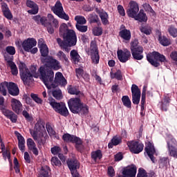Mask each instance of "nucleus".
Here are the masks:
<instances>
[{
	"mask_svg": "<svg viewBox=\"0 0 177 177\" xmlns=\"http://www.w3.org/2000/svg\"><path fill=\"white\" fill-rule=\"evenodd\" d=\"M131 93L132 102L133 104H139L140 102V96L142 93L140 88H139L136 84H133L131 86Z\"/></svg>",
	"mask_w": 177,
	"mask_h": 177,
	"instance_id": "obj_13",
	"label": "nucleus"
},
{
	"mask_svg": "<svg viewBox=\"0 0 177 177\" xmlns=\"http://www.w3.org/2000/svg\"><path fill=\"white\" fill-rule=\"evenodd\" d=\"M15 135L18 139V146L19 150L22 151V153H24L26 151V140H24V137L21 136L19 131H15Z\"/></svg>",
	"mask_w": 177,
	"mask_h": 177,
	"instance_id": "obj_20",
	"label": "nucleus"
},
{
	"mask_svg": "<svg viewBox=\"0 0 177 177\" xmlns=\"http://www.w3.org/2000/svg\"><path fill=\"white\" fill-rule=\"evenodd\" d=\"M75 72L77 78L82 77V75H84V70L81 68H76Z\"/></svg>",
	"mask_w": 177,
	"mask_h": 177,
	"instance_id": "obj_62",
	"label": "nucleus"
},
{
	"mask_svg": "<svg viewBox=\"0 0 177 177\" xmlns=\"http://www.w3.org/2000/svg\"><path fill=\"white\" fill-rule=\"evenodd\" d=\"M59 34L63 35L64 40L67 42L69 46L77 45V35L73 30H68V26L66 24H62L59 27Z\"/></svg>",
	"mask_w": 177,
	"mask_h": 177,
	"instance_id": "obj_3",
	"label": "nucleus"
},
{
	"mask_svg": "<svg viewBox=\"0 0 177 177\" xmlns=\"http://www.w3.org/2000/svg\"><path fill=\"white\" fill-rule=\"evenodd\" d=\"M75 21H77V24H86V19H85V17L82 16H76L75 17Z\"/></svg>",
	"mask_w": 177,
	"mask_h": 177,
	"instance_id": "obj_49",
	"label": "nucleus"
},
{
	"mask_svg": "<svg viewBox=\"0 0 177 177\" xmlns=\"http://www.w3.org/2000/svg\"><path fill=\"white\" fill-rule=\"evenodd\" d=\"M111 78L112 80H118V81H122V73H121V71L118 70L115 73L111 72Z\"/></svg>",
	"mask_w": 177,
	"mask_h": 177,
	"instance_id": "obj_38",
	"label": "nucleus"
},
{
	"mask_svg": "<svg viewBox=\"0 0 177 177\" xmlns=\"http://www.w3.org/2000/svg\"><path fill=\"white\" fill-rule=\"evenodd\" d=\"M27 146L28 149L30 150V151H32L35 156H38V149L37 148V145L32 139L28 138L27 140Z\"/></svg>",
	"mask_w": 177,
	"mask_h": 177,
	"instance_id": "obj_24",
	"label": "nucleus"
},
{
	"mask_svg": "<svg viewBox=\"0 0 177 177\" xmlns=\"http://www.w3.org/2000/svg\"><path fill=\"white\" fill-rule=\"evenodd\" d=\"M99 16L101 19V21L104 26H107V24H109V14L104 11H100L99 12Z\"/></svg>",
	"mask_w": 177,
	"mask_h": 177,
	"instance_id": "obj_33",
	"label": "nucleus"
},
{
	"mask_svg": "<svg viewBox=\"0 0 177 177\" xmlns=\"http://www.w3.org/2000/svg\"><path fill=\"white\" fill-rule=\"evenodd\" d=\"M145 151L148 154L149 158H151L152 162H154V154H156V149H154V145L151 142H148L145 147Z\"/></svg>",
	"mask_w": 177,
	"mask_h": 177,
	"instance_id": "obj_21",
	"label": "nucleus"
},
{
	"mask_svg": "<svg viewBox=\"0 0 177 177\" xmlns=\"http://www.w3.org/2000/svg\"><path fill=\"white\" fill-rule=\"evenodd\" d=\"M169 156L177 158V142L175 138H171L167 142Z\"/></svg>",
	"mask_w": 177,
	"mask_h": 177,
	"instance_id": "obj_11",
	"label": "nucleus"
},
{
	"mask_svg": "<svg viewBox=\"0 0 177 177\" xmlns=\"http://www.w3.org/2000/svg\"><path fill=\"white\" fill-rule=\"evenodd\" d=\"M67 164L71 174H74V172H77V168H80V162H78V160H68Z\"/></svg>",
	"mask_w": 177,
	"mask_h": 177,
	"instance_id": "obj_22",
	"label": "nucleus"
},
{
	"mask_svg": "<svg viewBox=\"0 0 177 177\" xmlns=\"http://www.w3.org/2000/svg\"><path fill=\"white\" fill-rule=\"evenodd\" d=\"M8 91L10 95H12V96H17L19 93V87H17V85L13 82L8 83Z\"/></svg>",
	"mask_w": 177,
	"mask_h": 177,
	"instance_id": "obj_23",
	"label": "nucleus"
},
{
	"mask_svg": "<svg viewBox=\"0 0 177 177\" xmlns=\"http://www.w3.org/2000/svg\"><path fill=\"white\" fill-rule=\"evenodd\" d=\"M32 99L36 102V103H38L39 104H42V100H41V98L38 97V95H37L36 94H31L30 95Z\"/></svg>",
	"mask_w": 177,
	"mask_h": 177,
	"instance_id": "obj_58",
	"label": "nucleus"
},
{
	"mask_svg": "<svg viewBox=\"0 0 177 177\" xmlns=\"http://www.w3.org/2000/svg\"><path fill=\"white\" fill-rule=\"evenodd\" d=\"M57 56L60 59V60H62V62H68V58L67 57L66 54L63 53V51H59L57 53Z\"/></svg>",
	"mask_w": 177,
	"mask_h": 177,
	"instance_id": "obj_52",
	"label": "nucleus"
},
{
	"mask_svg": "<svg viewBox=\"0 0 177 177\" xmlns=\"http://www.w3.org/2000/svg\"><path fill=\"white\" fill-rule=\"evenodd\" d=\"M118 12L120 15V16H125V10L124 9V7L122 6H118Z\"/></svg>",
	"mask_w": 177,
	"mask_h": 177,
	"instance_id": "obj_61",
	"label": "nucleus"
},
{
	"mask_svg": "<svg viewBox=\"0 0 177 177\" xmlns=\"http://www.w3.org/2000/svg\"><path fill=\"white\" fill-rule=\"evenodd\" d=\"M158 41L161 45L163 46H169L171 45V39H168L165 36H162L161 35H159Z\"/></svg>",
	"mask_w": 177,
	"mask_h": 177,
	"instance_id": "obj_35",
	"label": "nucleus"
},
{
	"mask_svg": "<svg viewBox=\"0 0 177 177\" xmlns=\"http://www.w3.org/2000/svg\"><path fill=\"white\" fill-rule=\"evenodd\" d=\"M26 6L28 8H33L32 10H29L28 12L31 15H37L38 13V6L34 1H27Z\"/></svg>",
	"mask_w": 177,
	"mask_h": 177,
	"instance_id": "obj_31",
	"label": "nucleus"
},
{
	"mask_svg": "<svg viewBox=\"0 0 177 177\" xmlns=\"http://www.w3.org/2000/svg\"><path fill=\"white\" fill-rule=\"evenodd\" d=\"M131 55L135 60H142L143 59V47H139L138 50L131 51Z\"/></svg>",
	"mask_w": 177,
	"mask_h": 177,
	"instance_id": "obj_26",
	"label": "nucleus"
},
{
	"mask_svg": "<svg viewBox=\"0 0 177 177\" xmlns=\"http://www.w3.org/2000/svg\"><path fill=\"white\" fill-rule=\"evenodd\" d=\"M47 19L52 23V26H53L55 28H57L59 27V21L55 19V17H53L52 14H48L47 15Z\"/></svg>",
	"mask_w": 177,
	"mask_h": 177,
	"instance_id": "obj_39",
	"label": "nucleus"
},
{
	"mask_svg": "<svg viewBox=\"0 0 177 177\" xmlns=\"http://www.w3.org/2000/svg\"><path fill=\"white\" fill-rule=\"evenodd\" d=\"M122 175L118 177H135L136 176V167L135 165L128 166L124 168L122 172Z\"/></svg>",
	"mask_w": 177,
	"mask_h": 177,
	"instance_id": "obj_17",
	"label": "nucleus"
},
{
	"mask_svg": "<svg viewBox=\"0 0 177 177\" xmlns=\"http://www.w3.org/2000/svg\"><path fill=\"white\" fill-rule=\"evenodd\" d=\"M122 102L125 107H127V109H131V104H132V102H131V99H129L128 95H124L122 97Z\"/></svg>",
	"mask_w": 177,
	"mask_h": 177,
	"instance_id": "obj_41",
	"label": "nucleus"
},
{
	"mask_svg": "<svg viewBox=\"0 0 177 177\" xmlns=\"http://www.w3.org/2000/svg\"><path fill=\"white\" fill-rule=\"evenodd\" d=\"M170 57L172 59L174 62H177V51H173L170 54Z\"/></svg>",
	"mask_w": 177,
	"mask_h": 177,
	"instance_id": "obj_64",
	"label": "nucleus"
},
{
	"mask_svg": "<svg viewBox=\"0 0 177 177\" xmlns=\"http://www.w3.org/2000/svg\"><path fill=\"white\" fill-rule=\"evenodd\" d=\"M127 146L130 151L134 154H139V153L143 151V147H145L143 144L138 141H129L127 142Z\"/></svg>",
	"mask_w": 177,
	"mask_h": 177,
	"instance_id": "obj_10",
	"label": "nucleus"
},
{
	"mask_svg": "<svg viewBox=\"0 0 177 177\" xmlns=\"http://www.w3.org/2000/svg\"><path fill=\"white\" fill-rule=\"evenodd\" d=\"M70 55H71V59L72 62L73 63H75V64H77V63L80 62L81 57L78 54V51H77L76 50H72L71 51Z\"/></svg>",
	"mask_w": 177,
	"mask_h": 177,
	"instance_id": "obj_32",
	"label": "nucleus"
},
{
	"mask_svg": "<svg viewBox=\"0 0 177 177\" xmlns=\"http://www.w3.org/2000/svg\"><path fill=\"white\" fill-rule=\"evenodd\" d=\"M93 34L95 37H99L103 34V29L99 26L95 27L93 29Z\"/></svg>",
	"mask_w": 177,
	"mask_h": 177,
	"instance_id": "obj_47",
	"label": "nucleus"
},
{
	"mask_svg": "<svg viewBox=\"0 0 177 177\" xmlns=\"http://www.w3.org/2000/svg\"><path fill=\"white\" fill-rule=\"evenodd\" d=\"M52 165H55V167H60L62 165V162L57 157H53L51 158Z\"/></svg>",
	"mask_w": 177,
	"mask_h": 177,
	"instance_id": "obj_53",
	"label": "nucleus"
},
{
	"mask_svg": "<svg viewBox=\"0 0 177 177\" xmlns=\"http://www.w3.org/2000/svg\"><path fill=\"white\" fill-rule=\"evenodd\" d=\"M147 87L145 86L142 89V99H141V111L145 110V103H146V89Z\"/></svg>",
	"mask_w": 177,
	"mask_h": 177,
	"instance_id": "obj_40",
	"label": "nucleus"
},
{
	"mask_svg": "<svg viewBox=\"0 0 177 177\" xmlns=\"http://www.w3.org/2000/svg\"><path fill=\"white\" fill-rule=\"evenodd\" d=\"M68 92L70 95H80V93H81V91H80L77 87L73 86H69L68 87Z\"/></svg>",
	"mask_w": 177,
	"mask_h": 177,
	"instance_id": "obj_44",
	"label": "nucleus"
},
{
	"mask_svg": "<svg viewBox=\"0 0 177 177\" xmlns=\"http://www.w3.org/2000/svg\"><path fill=\"white\" fill-rule=\"evenodd\" d=\"M6 60L7 62V66L10 68L12 75H17V74H19V70L17 69L16 64H15V62H13L12 59H8V58H6Z\"/></svg>",
	"mask_w": 177,
	"mask_h": 177,
	"instance_id": "obj_27",
	"label": "nucleus"
},
{
	"mask_svg": "<svg viewBox=\"0 0 177 177\" xmlns=\"http://www.w3.org/2000/svg\"><path fill=\"white\" fill-rule=\"evenodd\" d=\"M140 31L141 32L146 34V35H150V34H151V27L149 26H145L140 28Z\"/></svg>",
	"mask_w": 177,
	"mask_h": 177,
	"instance_id": "obj_48",
	"label": "nucleus"
},
{
	"mask_svg": "<svg viewBox=\"0 0 177 177\" xmlns=\"http://www.w3.org/2000/svg\"><path fill=\"white\" fill-rule=\"evenodd\" d=\"M61 151H62V149H60V147H54L51 148V153L54 156H56V154H59V153H60Z\"/></svg>",
	"mask_w": 177,
	"mask_h": 177,
	"instance_id": "obj_59",
	"label": "nucleus"
},
{
	"mask_svg": "<svg viewBox=\"0 0 177 177\" xmlns=\"http://www.w3.org/2000/svg\"><path fill=\"white\" fill-rule=\"evenodd\" d=\"M53 96L57 100H60L61 99H63V94L62 93V90L60 89H56L53 91Z\"/></svg>",
	"mask_w": 177,
	"mask_h": 177,
	"instance_id": "obj_43",
	"label": "nucleus"
},
{
	"mask_svg": "<svg viewBox=\"0 0 177 177\" xmlns=\"http://www.w3.org/2000/svg\"><path fill=\"white\" fill-rule=\"evenodd\" d=\"M14 169L15 170L16 174H19L20 172V165H19V160H17V158H14Z\"/></svg>",
	"mask_w": 177,
	"mask_h": 177,
	"instance_id": "obj_54",
	"label": "nucleus"
},
{
	"mask_svg": "<svg viewBox=\"0 0 177 177\" xmlns=\"http://www.w3.org/2000/svg\"><path fill=\"white\" fill-rule=\"evenodd\" d=\"M119 36L122 39L129 41L131 38V30L128 29H122L120 31Z\"/></svg>",
	"mask_w": 177,
	"mask_h": 177,
	"instance_id": "obj_25",
	"label": "nucleus"
},
{
	"mask_svg": "<svg viewBox=\"0 0 177 177\" xmlns=\"http://www.w3.org/2000/svg\"><path fill=\"white\" fill-rule=\"evenodd\" d=\"M122 142V138L120 136H114L111 142L108 144L109 149H113V146H118Z\"/></svg>",
	"mask_w": 177,
	"mask_h": 177,
	"instance_id": "obj_29",
	"label": "nucleus"
},
{
	"mask_svg": "<svg viewBox=\"0 0 177 177\" xmlns=\"http://www.w3.org/2000/svg\"><path fill=\"white\" fill-rule=\"evenodd\" d=\"M138 48H142V46H139V42L138 40H133L131 42V52H133L134 50H138Z\"/></svg>",
	"mask_w": 177,
	"mask_h": 177,
	"instance_id": "obj_45",
	"label": "nucleus"
},
{
	"mask_svg": "<svg viewBox=\"0 0 177 177\" xmlns=\"http://www.w3.org/2000/svg\"><path fill=\"white\" fill-rule=\"evenodd\" d=\"M48 103L56 113H58V114H60V115H63L64 117H68V109H67L66 104L63 102H57L56 100L52 97L48 98Z\"/></svg>",
	"mask_w": 177,
	"mask_h": 177,
	"instance_id": "obj_5",
	"label": "nucleus"
},
{
	"mask_svg": "<svg viewBox=\"0 0 177 177\" xmlns=\"http://www.w3.org/2000/svg\"><path fill=\"white\" fill-rule=\"evenodd\" d=\"M6 50L8 55L13 56V55L16 54V49L13 46H7Z\"/></svg>",
	"mask_w": 177,
	"mask_h": 177,
	"instance_id": "obj_56",
	"label": "nucleus"
},
{
	"mask_svg": "<svg viewBox=\"0 0 177 177\" xmlns=\"http://www.w3.org/2000/svg\"><path fill=\"white\" fill-rule=\"evenodd\" d=\"M68 107L72 113L77 114L81 112V107H82V102L80 98L73 97L68 102Z\"/></svg>",
	"mask_w": 177,
	"mask_h": 177,
	"instance_id": "obj_9",
	"label": "nucleus"
},
{
	"mask_svg": "<svg viewBox=\"0 0 177 177\" xmlns=\"http://www.w3.org/2000/svg\"><path fill=\"white\" fill-rule=\"evenodd\" d=\"M117 55L118 59L121 63H127L128 60H131V51L127 48L118 50Z\"/></svg>",
	"mask_w": 177,
	"mask_h": 177,
	"instance_id": "obj_12",
	"label": "nucleus"
},
{
	"mask_svg": "<svg viewBox=\"0 0 177 177\" xmlns=\"http://www.w3.org/2000/svg\"><path fill=\"white\" fill-rule=\"evenodd\" d=\"M50 173V169H49V167L44 166L42 167L39 177H50V175L49 174Z\"/></svg>",
	"mask_w": 177,
	"mask_h": 177,
	"instance_id": "obj_34",
	"label": "nucleus"
},
{
	"mask_svg": "<svg viewBox=\"0 0 177 177\" xmlns=\"http://www.w3.org/2000/svg\"><path fill=\"white\" fill-rule=\"evenodd\" d=\"M33 20L37 23V24H39L41 23V24H45L46 23V17H41L39 15H37L33 17Z\"/></svg>",
	"mask_w": 177,
	"mask_h": 177,
	"instance_id": "obj_46",
	"label": "nucleus"
},
{
	"mask_svg": "<svg viewBox=\"0 0 177 177\" xmlns=\"http://www.w3.org/2000/svg\"><path fill=\"white\" fill-rule=\"evenodd\" d=\"M35 129L36 131L30 133L34 140H38V142H41L44 145L48 139V134L45 131V122L42 120H39L35 124Z\"/></svg>",
	"mask_w": 177,
	"mask_h": 177,
	"instance_id": "obj_2",
	"label": "nucleus"
},
{
	"mask_svg": "<svg viewBox=\"0 0 177 177\" xmlns=\"http://www.w3.org/2000/svg\"><path fill=\"white\" fill-rule=\"evenodd\" d=\"M42 63H46L44 66L40 67L39 71L40 73V80L44 82L48 89H52V88H56L57 85H62V86H66L67 85V80L63 76V74L60 72H57L55 74L52 71L59 70L60 68V64L59 61L53 59V57H48L46 59H41ZM55 78L53 83V80Z\"/></svg>",
	"mask_w": 177,
	"mask_h": 177,
	"instance_id": "obj_1",
	"label": "nucleus"
},
{
	"mask_svg": "<svg viewBox=\"0 0 177 177\" xmlns=\"http://www.w3.org/2000/svg\"><path fill=\"white\" fill-rule=\"evenodd\" d=\"M21 46L25 52H30L32 48L37 46V40L34 38H28L23 41Z\"/></svg>",
	"mask_w": 177,
	"mask_h": 177,
	"instance_id": "obj_15",
	"label": "nucleus"
},
{
	"mask_svg": "<svg viewBox=\"0 0 177 177\" xmlns=\"http://www.w3.org/2000/svg\"><path fill=\"white\" fill-rule=\"evenodd\" d=\"M129 17L135 19L136 16L139 13V4L136 1H131L129 2V8L127 10Z\"/></svg>",
	"mask_w": 177,
	"mask_h": 177,
	"instance_id": "obj_14",
	"label": "nucleus"
},
{
	"mask_svg": "<svg viewBox=\"0 0 177 177\" xmlns=\"http://www.w3.org/2000/svg\"><path fill=\"white\" fill-rule=\"evenodd\" d=\"M137 177H147V173L146 172V171H145V169H140L138 170Z\"/></svg>",
	"mask_w": 177,
	"mask_h": 177,
	"instance_id": "obj_60",
	"label": "nucleus"
},
{
	"mask_svg": "<svg viewBox=\"0 0 177 177\" xmlns=\"http://www.w3.org/2000/svg\"><path fill=\"white\" fill-rule=\"evenodd\" d=\"M19 67L21 80H22L24 84L25 85H28L30 82H32L34 81L32 74L30 73V71L27 68L26 64L21 62L19 63Z\"/></svg>",
	"mask_w": 177,
	"mask_h": 177,
	"instance_id": "obj_6",
	"label": "nucleus"
},
{
	"mask_svg": "<svg viewBox=\"0 0 177 177\" xmlns=\"http://www.w3.org/2000/svg\"><path fill=\"white\" fill-rule=\"evenodd\" d=\"M8 82H3L0 84V93L3 96H6V93H8Z\"/></svg>",
	"mask_w": 177,
	"mask_h": 177,
	"instance_id": "obj_36",
	"label": "nucleus"
},
{
	"mask_svg": "<svg viewBox=\"0 0 177 177\" xmlns=\"http://www.w3.org/2000/svg\"><path fill=\"white\" fill-rule=\"evenodd\" d=\"M148 62L153 66V67H159L160 63H167V58L164 55L160 54L157 51H153L147 55Z\"/></svg>",
	"mask_w": 177,
	"mask_h": 177,
	"instance_id": "obj_4",
	"label": "nucleus"
},
{
	"mask_svg": "<svg viewBox=\"0 0 177 177\" xmlns=\"http://www.w3.org/2000/svg\"><path fill=\"white\" fill-rule=\"evenodd\" d=\"M0 110L2 111L3 115H5L6 117H8V118L13 113V111H10L9 109H6V108H5V106H3V107L1 106Z\"/></svg>",
	"mask_w": 177,
	"mask_h": 177,
	"instance_id": "obj_50",
	"label": "nucleus"
},
{
	"mask_svg": "<svg viewBox=\"0 0 177 177\" xmlns=\"http://www.w3.org/2000/svg\"><path fill=\"white\" fill-rule=\"evenodd\" d=\"M51 10L60 19H64V20H66V21L70 20V17H68V15H67L64 12V10L63 9V4H62L60 1H57L55 6L51 7Z\"/></svg>",
	"mask_w": 177,
	"mask_h": 177,
	"instance_id": "obj_7",
	"label": "nucleus"
},
{
	"mask_svg": "<svg viewBox=\"0 0 177 177\" xmlns=\"http://www.w3.org/2000/svg\"><path fill=\"white\" fill-rule=\"evenodd\" d=\"M108 175L111 177H113L115 175V171H114V168L110 166L108 167Z\"/></svg>",
	"mask_w": 177,
	"mask_h": 177,
	"instance_id": "obj_63",
	"label": "nucleus"
},
{
	"mask_svg": "<svg viewBox=\"0 0 177 177\" xmlns=\"http://www.w3.org/2000/svg\"><path fill=\"white\" fill-rule=\"evenodd\" d=\"M168 32H169V34L171 37H174V38H176V37H177V29L175 27L170 26L168 28Z\"/></svg>",
	"mask_w": 177,
	"mask_h": 177,
	"instance_id": "obj_51",
	"label": "nucleus"
},
{
	"mask_svg": "<svg viewBox=\"0 0 177 177\" xmlns=\"http://www.w3.org/2000/svg\"><path fill=\"white\" fill-rule=\"evenodd\" d=\"M38 45H39V48L40 49V53L42 57H46V58H41V60H42V59H44V60H46V59L49 57H48V55H49V48H48V46H46V44L44 41V39H40L38 41Z\"/></svg>",
	"mask_w": 177,
	"mask_h": 177,
	"instance_id": "obj_18",
	"label": "nucleus"
},
{
	"mask_svg": "<svg viewBox=\"0 0 177 177\" xmlns=\"http://www.w3.org/2000/svg\"><path fill=\"white\" fill-rule=\"evenodd\" d=\"M134 19L141 23H146L147 21V15H146L143 10H140L139 13L135 16Z\"/></svg>",
	"mask_w": 177,
	"mask_h": 177,
	"instance_id": "obj_30",
	"label": "nucleus"
},
{
	"mask_svg": "<svg viewBox=\"0 0 177 177\" xmlns=\"http://www.w3.org/2000/svg\"><path fill=\"white\" fill-rule=\"evenodd\" d=\"M1 8L5 17L8 19V20H12L13 19V15H12V12H10V10H9L8 5L5 3H1Z\"/></svg>",
	"mask_w": 177,
	"mask_h": 177,
	"instance_id": "obj_28",
	"label": "nucleus"
},
{
	"mask_svg": "<svg viewBox=\"0 0 177 177\" xmlns=\"http://www.w3.org/2000/svg\"><path fill=\"white\" fill-rule=\"evenodd\" d=\"M11 107L17 114H20L23 111V104L19 100L15 98L11 100Z\"/></svg>",
	"mask_w": 177,
	"mask_h": 177,
	"instance_id": "obj_19",
	"label": "nucleus"
},
{
	"mask_svg": "<svg viewBox=\"0 0 177 177\" xmlns=\"http://www.w3.org/2000/svg\"><path fill=\"white\" fill-rule=\"evenodd\" d=\"M62 140L66 143H69L70 142L71 143H75L76 149L78 150V151L82 153V140H81V138L71 136L68 133H65L62 136Z\"/></svg>",
	"mask_w": 177,
	"mask_h": 177,
	"instance_id": "obj_8",
	"label": "nucleus"
},
{
	"mask_svg": "<svg viewBox=\"0 0 177 177\" xmlns=\"http://www.w3.org/2000/svg\"><path fill=\"white\" fill-rule=\"evenodd\" d=\"M102 151L100 150H97L91 153V158H93L94 161H96L97 160H100V158H102Z\"/></svg>",
	"mask_w": 177,
	"mask_h": 177,
	"instance_id": "obj_42",
	"label": "nucleus"
},
{
	"mask_svg": "<svg viewBox=\"0 0 177 177\" xmlns=\"http://www.w3.org/2000/svg\"><path fill=\"white\" fill-rule=\"evenodd\" d=\"M142 8H144L145 12H147L151 16H156V12L151 8L150 4L145 3L142 5Z\"/></svg>",
	"mask_w": 177,
	"mask_h": 177,
	"instance_id": "obj_37",
	"label": "nucleus"
},
{
	"mask_svg": "<svg viewBox=\"0 0 177 177\" xmlns=\"http://www.w3.org/2000/svg\"><path fill=\"white\" fill-rule=\"evenodd\" d=\"M46 127L47 131L48 132V135H50V136H53L55 133H56V132L55 131V130H53V129L52 128V126H50L49 123H47L46 124Z\"/></svg>",
	"mask_w": 177,
	"mask_h": 177,
	"instance_id": "obj_55",
	"label": "nucleus"
},
{
	"mask_svg": "<svg viewBox=\"0 0 177 177\" xmlns=\"http://www.w3.org/2000/svg\"><path fill=\"white\" fill-rule=\"evenodd\" d=\"M76 28L78 31H80V32H86L88 31V26H86L76 24Z\"/></svg>",
	"mask_w": 177,
	"mask_h": 177,
	"instance_id": "obj_57",
	"label": "nucleus"
},
{
	"mask_svg": "<svg viewBox=\"0 0 177 177\" xmlns=\"http://www.w3.org/2000/svg\"><path fill=\"white\" fill-rule=\"evenodd\" d=\"M90 53L91 56L92 63L93 64H99V60L100 57L99 56V52L97 51V46L96 44H91L90 47Z\"/></svg>",
	"mask_w": 177,
	"mask_h": 177,
	"instance_id": "obj_16",
	"label": "nucleus"
}]
</instances>
